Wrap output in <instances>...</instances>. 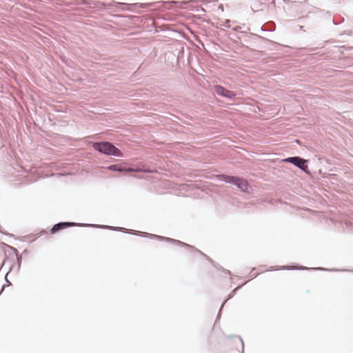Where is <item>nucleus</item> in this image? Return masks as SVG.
I'll use <instances>...</instances> for the list:
<instances>
[{"label": "nucleus", "mask_w": 353, "mask_h": 353, "mask_svg": "<svg viewBox=\"0 0 353 353\" xmlns=\"http://www.w3.org/2000/svg\"><path fill=\"white\" fill-rule=\"evenodd\" d=\"M119 172H152V171L148 169H145L143 167L133 168H122L118 170Z\"/></svg>", "instance_id": "nucleus-6"}, {"label": "nucleus", "mask_w": 353, "mask_h": 353, "mask_svg": "<svg viewBox=\"0 0 353 353\" xmlns=\"http://www.w3.org/2000/svg\"><path fill=\"white\" fill-rule=\"evenodd\" d=\"M216 178H218L221 180H223L226 183H232L234 176H228V175H225V174H219V175H216Z\"/></svg>", "instance_id": "nucleus-8"}, {"label": "nucleus", "mask_w": 353, "mask_h": 353, "mask_svg": "<svg viewBox=\"0 0 353 353\" xmlns=\"http://www.w3.org/2000/svg\"><path fill=\"white\" fill-rule=\"evenodd\" d=\"M72 225H73V223H67V222L56 224L52 228V230H51L52 233H55V232H58L59 230L65 229Z\"/></svg>", "instance_id": "nucleus-7"}, {"label": "nucleus", "mask_w": 353, "mask_h": 353, "mask_svg": "<svg viewBox=\"0 0 353 353\" xmlns=\"http://www.w3.org/2000/svg\"><path fill=\"white\" fill-rule=\"evenodd\" d=\"M221 343L223 345L230 349L233 347L239 348L243 344L241 339L237 336H225L222 339Z\"/></svg>", "instance_id": "nucleus-2"}, {"label": "nucleus", "mask_w": 353, "mask_h": 353, "mask_svg": "<svg viewBox=\"0 0 353 353\" xmlns=\"http://www.w3.org/2000/svg\"><path fill=\"white\" fill-rule=\"evenodd\" d=\"M92 146L96 150L108 155L122 156L121 151L109 142L94 143Z\"/></svg>", "instance_id": "nucleus-1"}, {"label": "nucleus", "mask_w": 353, "mask_h": 353, "mask_svg": "<svg viewBox=\"0 0 353 353\" xmlns=\"http://www.w3.org/2000/svg\"><path fill=\"white\" fill-rule=\"evenodd\" d=\"M285 162H289L291 163H293L298 168H301L302 170L306 172L307 169V166L305 165V160L299 157H288L285 159L283 160Z\"/></svg>", "instance_id": "nucleus-3"}, {"label": "nucleus", "mask_w": 353, "mask_h": 353, "mask_svg": "<svg viewBox=\"0 0 353 353\" xmlns=\"http://www.w3.org/2000/svg\"><path fill=\"white\" fill-rule=\"evenodd\" d=\"M214 90L217 94L226 98L232 99L236 96V94L233 91L227 90L221 85H215Z\"/></svg>", "instance_id": "nucleus-4"}, {"label": "nucleus", "mask_w": 353, "mask_h": 353, "mask_svg": "<svg viewBox=\"0 0 353 353\" xmlns=\"http://www.w3.org/2000/svg\"><path fill=\"white\" fill-rule=\"evenodd\" d=\"M110 170L118 171V170L120 168L117 165H112L108 168Z\"/></svg>", "instance_id": "nucleus-9"}, {"label": "nucleus", "mask_w": 353, "mask_h": 353, "mask_svg": "<svg viewBox=\"0 0 353 353\" xmlns=\"http://www.w3.org/2000/svg\"><path fill=\"white\" fill-rule=\"evenodd\" d=\"M232 183H234L239 189L243 191H247L248 189V184L247 181L242 178L234 176Z\"/></svg>", "instance_id": "nucleus-5"}]
</instances>
